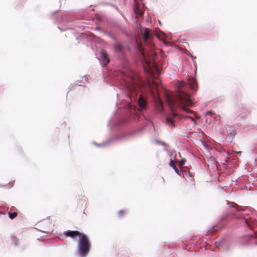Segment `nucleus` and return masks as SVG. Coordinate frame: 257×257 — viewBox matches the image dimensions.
<instances>
[{"label":"nucleus","mask_w":257,"mask_h":257,"mask_svg":"<svg viewBox=\"0 0 257 257\" xmlns=\"http://www.w3.org/2000/svg\"><path fill=\"white\" fill-rule=\"evenodd\" d=\"M189 87L192 90L196 91L198 88L197 83L195 79L193 77L189 78L188 84H180V88L173 96H167V100L169 105L172 107L176 106L180 107L183 110L186 112H191L187 107L193 104V100L189 95L186 92Z\"/></svg>","instance_id":"1"},{"label":"nucleus","mask_w":257,"mask_h":257,"mask_svg":"<svg viewBox=\"0 0 257 257\" xmlns=\"http://www.w3.org/2000/svg\"><path fill=\"white\" fill-rule=\"evenodd\" d=\"M230 204H233L232 206H233V207H235V206H237V205H236V204H234H234H233V203H230Z\"/></svg>","instance_id":"24"},{"label":"nucleus","mask_w":257,"mask_h":257,"mask_svg":"<svg viewBox=\"0 0 257 257\" xmlns=\"http://www.w3.org/2000/svg\"><path fill=\"white\" fill-rule=\"evenodd\" d=\"M238 154H241V152H238Z\"/></svg>","instance_id":"25"},{"label":"nucleus","mask_w":257,"mask_h":257,"mask_svg":"<svg viewBox=\"0 0 257 257\" xmlns=\"http://www.w3.org/2000/svg\"><path fill=\"white\" fill-rule=\"evenodd\" d=\"M178 114L173 112L170 117L166 118V123L169 126L172 127L174 126V123L176 121V118Z\"/></svg>","instance_id":"6"},{"label":"nucleus","mask_w":257,"mask_h":257,"mask_svg":"<svg viewBox=\"0 0 257 257\" xmlns=\"http://www.w3.org/2000/svg\"><path fill=\"white\" fill-rule=\"evenodd\" d=\"M101 59L104 65H106L109 62V59L105 50H102L101 51Z\"/></svg>","instance_id":"8"},{"label":"nucleus","mask_w":257,"mask_h":257,"mask_svg":"<svg viewBox=\"0 0 257 257\" xmlns=\"http://www.w3.org/2000/svg\"><path fill=\"white\" fill-rule=\"evenodd\" d=\"M18 215L17 212H14L13 213L9 212V216L11 219H14Z\"/></svg>","instance_id":"15"},{"label":"nucleus","mask_w":257,"mask_h":257,"mask_svg":"<svg viewBox=\"0 0 257 257\" xmlns=\"http://www.w3.org/2000/svg\"><path fill=\"white\" fill-rule=\"evenodd\" d=\"M135 5L134 7V12L136 14L137 16H142L144 14V12L141 8V6L136 2V0H135Z\"/></svg>","instance_id":"9"},{"label":"nucleus","mask_w":257,"mask_h":257,"mask_svg":"<svg viewBox=\"0 0 257 257\" xmlns=\"http://www.w3.org/2000/svg\"><path fill=\"white\" fill-rule=\"evenodd\" d=\"M236 209V212H233L232 214V218H233V219H239L240 218V216L238 214V211H239V210L238 209Z\"/></svg>","instance_id":"12"},{"label":"nucleus","mask_w":257,"mask_h":257,"mask_svg":"<svg viewBox=\"0 0 257 257\" xmlns=\"http://www.w3.org/2000/svg\"><path fill=\"white\" fill-rule=\"evenodd\" d=\"M126 213V211L125 210H120L117 212V215L119 217H122Z\"/></svg>","instance_id":"14"},{"label":"nucleus","mask_w":257,"mask_h":257,"mask_svg":"<svg viewBox=\"0 0 257 257\" xmlns=\"http://www.w3.org/2000/svg\"><path fill=\"white\" fill-rule=\"evenodd\" d=\"M158 107H159V108H160V109H162V102L160 101V100H158Z\"/></svg>","instance_id":"18"},{"label":"nucleus","mask_w":257,"mask_h":257,"mask_svg":"<svg viewBox=\"0 0 257 257\" xmlns=\"http://www.w3.org/2000/svg\"><path fill=\"white\" fill-rule=\"evenodd\" d=\"M150 82H149V88L150 91L152 95L154 96H156V92L155 91V89L156 90V93H158V89L160 85V80L157 79H154L152 80V84H150Z\"/></svg>","instance_id":"5"},{"label":"nucleus","mask_w":257,"mask_h":257,"mask_svg":"<svg viewBox=\"0 0 257 257\" xmlns=\"http://www.w3.org/2000/svg\"><path fill=\"white\" fill-rule=\"evenodd\" d=\"M63 234L66 237H70L71 238H75L77 236L80 237L82 234V233H81L78 231L67 230L64 231Z\"/></svg>","instance_id":"7"},{"label":"nucleus","mask_w":257,"mask_h":257,"mask_svg":"<svg viewBox=\"0 0 257 257\" xmlns=\"http://www.w3.org/2000/svg\"><path fill=\"white\" fill-rule=\"evenodd\" d=\"M245 222L246 224H247L249 226H250V224H249L248 221L246 219H245Z\"/></svg>","instance_id":"23"},{"label":"nucleus","mask_w":257,"mask_h":257,"mask_svg":"<svg viewBox=\"0 0 257 257\" xmlns=\"http://www.w3.org/2000/svg\"><path fill=\"white\" fill-rule=\"evenodd\" d=\"M164 37V34H161L158 36V38L159 39H163Z\"/></svg>","instance_id":"20"},{"label":"nucleus","mask_w":257,"mask_h":257,"mask_svg":"<svg viewBox=\"0 0 257 257\" xmlns=\"http://www.w3.org/2000/svg\"><path fill=\"white\" fill-rule=\"evenodd\" d=\"M212 112L211 111H208L207 113H206V114L207 115H211L212 114Z\"/></svg>","instance_id":"22"},{"label":"nucleus","mask_w":257,"mask_h":257,"mask_svg":"<svg viewBox=\"0 0 257 257\" xmlns=\"http://www.w3.org/2000/svg\"><path fill=\"white\" fill-rule=\"evenodd\" d=\"M144 30L145 32L143 34L144 43L149 48L150 52L146 54L147 56H146L144 50H143L141 53L145 59H146V63L148 66L151 67V62L150 61H148L147 57H149L152 61L155 60L156 55V53L155 51V47L154 44L152 42V35H150L149 30L147 28H145Z\"/></svg>","instance_id":"2"},{"label":"nucleus","mask_w":257,"mask_h":257,"mask_svg":"<svg viewBox=\"0 0 257 257\" xmlns=\"http://www.w3.org/2000/svg\"><path fill=\"white\" fill-rule=\"evenodd\" d=\"M169 165L172 167V168H174V167H175L176 166L174 165V161L171 159L170 160V163H169Z\"/></svg>","instance_id":"17"},{"label":"nucleus","mask_w":257,"mask_h":257,"mask_svg":"<svg viewBox=\"0 0 257 257\" xmlns=\"http://www.w3.org/2000/svg\"><path fill=\"white\" fill-rule=\"evenodd\" d=\"M185 117L187 119H191L192 121H194V119L190 116H185Z\"/></svg>","instance_id":"21"},{"label":"nucleus","mask_w":257,"mask_h":257,"mask_svg":"<svg viewBox=\"0 0 257 257\" xmlns=\"http://www.w3.org/2000/svg\"><path fill=\"white\" fill-rule=\"evenodd\" d=\"M114 48L116 52H120L122 49V46L120 44H116Z\"/></svg>","instance_id":"11"},{"label":"nucleus","mask_w":257,"mask_h":257,"mask_svg":"<svg viewBox=\"0 0 257 257\" xmlns=\"http://www.w3.org/2000/svg\"><path fill=\"white\" fill-rule=\"evenodd\" d=\"M185 162V160L184 159H182L180 161V162L179 163V167L180 168H181L183 166Z\"/></svg>","instance_id":"16"},{"label":"nucleus","mask_w":257,"mask_h":257,"mask_svg":"<svg viewBox=\"0 0 257 257\" xmlns=\"http://www.w3.org/2000/svg\"><path fill=\"white\" fill-rule=\"evenodd\" d=\"M173 168V169L174 170V171H175V172H176L177 174H178V175H179V174H180V171H179V169H178L176 166H175V167H174V168Z\"/></svg>","instance_id":"19"},{"label":"nucleus","mask_w":257,"mask_h":257,"mask_svg":"<svg viewBox=\"0 0 257 257\" xmlns=\"http://www.w3.org/2000/svg\"><path fill=\"white\" fill-rule=\"evenodd\" d=\"M125 80L126 87L130 92H135L136 90L141 87L140 78L137 74L133 73Z\"/></svg>","instance_id":"4"},{"label":"nucleus","mask_w":257,"mask_h":257,"mask_svg":"<svg viewBox=\"0 0 257 257\" xmlns=\"http://www.w3.org/2000/svg\"><path fill=\"white\" fill-rule=\"evenodd\" d=\"M91 244L87 236L82 233L79 237L78 243V253L82 257L87 256L90 251Z\"/></svg>","instance_id":"3"},{"label":"nucleus","mask_w":257,"mask_h":257,"mask_svg":"<svg viewBox=\"0 0 257 257\" xmlns=\"http://www.w3.org/2000/svg\"><path fill=\"white\" fill-rule=\"evenodd\" d=\"M19 242V239L17 237H16V236H12V243L13 244L17 245L18 244Z\"/></svg>","instance_id":"13"},{"label":"nucleus","mask_w":257,"mask_h":257,"mask_svg":"<svg viewBox=\"0 0 257 257\" xmlns=\"http://www.w3.org/2000/svg\"><path fill=\"white\" fill-rule=\"evenodd\" d=\"M138 104L139 106L142 108H145L146 107V102L143 96L141 95L140 96L138 100Z\"/></svg>","instance_id":"10"}]
</instances>
